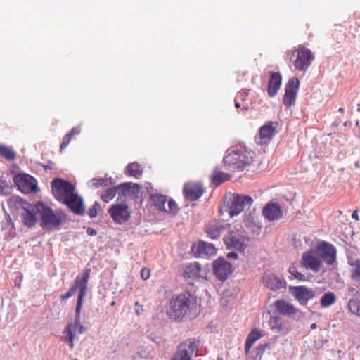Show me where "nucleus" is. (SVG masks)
I'll return each instance as SVG.
<instances>
[{
    "mask_svg": "<svg viewBox=\"0 0 360 360\" xmlns=\"http://www.w3.org/2000/svg\"><path fill=\"white\" fill-rule=\"evenodd\" d=\"M0 155L9 160H13L16 158V153L13 150L4 145L0 146Z\"/></svg>",
    "mask_w": 360,
    "mask_h": 360,
    "instance_id": "obj_37",
    "label": "nucleus"
},
{
    "mask_svg": "<svg viewBox=\"0 0 360 360\" xmlns=\"http://www.w3.org/2000/svg\"><path fill=\"white\" fill-rule=\"evenodd\" d=\"M8 187V184L0 178V193H3L4 190Z\"/></svg>",
    "mask_w": 360,
    "mask_h": 360,
    "instance_id": "obj_46",
    "label": "nucleus"
},
{
    "mask_svg": "<svg viewBox=\"0 0 360 360\" xmlns=\"http://www.w3.org/2000/svg\"><path fill=\"white\" fill-rule=\"evenodd\" d=\"M299 86L300 81L297 77H292L289 79L285 85V94L283 98V103L285 106L289 108L295 104Z\"/></svg>",
    "mask_w": 360,
    "mask_h": 360,
    "instance_id": "obj_14",
    "label": "nucleus"
},
{
    "mask_svg": "<svg viewBox=\"0 0 360 360\" xmlns=\"http://www.w3.org/2000/svg\"><path fill=\"white\" fill-rule=\"evenodd\" d=\"M108 213L113 221L119 224L128 221L130 218L129 207L125 203H118L111 205L108 210Z\"/></svg>",
    "mask_w": 360,
    "mask_h": 360,
    "instance_id": "obj_15",
    "label": "nucleus"
},
{
    "mask_svg": "<svg viewBox=\"0 0 360 360\" xmlns=\"http://www.w3.org/2000/svg\"><path fill=\"white\" fill-rule=\"evenodd\" d=\"M100 210V205L96 202L92 207L89 210L88 214L91 218H94L97 216L98 212Z\"/></svg>",
    "mask_w": 360,
    "mask_h": 360,
    "instance_id": "obj_43",
    "label": "nucleus"
},
{
    "mask_svg": "<svg viewBox=\"0 0 360 360\" xmlns=\"http://www.w3.org/2000/svg\"><path fill=\"white\" fill-rule=\"evenodd\" d=\"M288 271L295 278L300 281H306V276L302 273L299 272L296 267H290Z\"/></svg>",
    "mask_w": 360,
    "mask_h": 360,
    "instance_id": "obj_42",
    "label": "nucleus"
},
{
    "mask_svg": "<svg viewBox=\"0 0 360 360\" xmlns=\"http://www.w3.org/2000/svg\"><path fill=\"white\" fill-rule=\"evenodd\" d=\"M230 178V174L218 169H215L212 175V183L217 186L229 180Z\"/></svg>",
    "mask_w": 360,
    "mask_h": 360,
    "instance_id": "obj_33",
    "label": "nucleus"
},
{
    "mask_svg": "<svg viewBox=\"0 0 360 360\" xmlns=\"http://www.w3.org/2000/svg\"><path fill=\"white\" fill-rule=\"evenodd\" d=\"M254 158L253 150L243 145H236L227 150L224 163L234 171H243L253 162Z\"/></svg>",
    "mask_w": 360,
    "mask_h": 360,
    "instance_id": "obj_3",
    "label": "nucleus"
},
{
    "mask_svg": "<svg viewBox=\"0 0 360 360\" xmlns=\"http://www.w3.org/2000/svg\"><path fill=\"white\" fill-rule=\"evenodd\" d=\"M311 328H313V329L316 328V323H312V324L311 325Z\"/></svg>",
    "mask_w": 360,
    "mask_h": 360,
    "instance_id": "obj_54",
    "label": "nucleus"
},
{
    "mask_svg": "<svg viewBox=\"0 0 360 360\" xmlns=\"http://www.w3.org/2000/svg\"><path fill=\"white\" fill-rule=\"evenodd\" d=\"M87 233L90 236H95L96 234V231L92 228H88Z\"/></svg>",
    "mask_w": 360,
    "mask_h": 360,
    "instance_id": "obj_48",
    "label": "nucleus"
},
{
    "mask_svg": "<svg viewBox=\"0 0 360 360\" xmlns=\"http://www.w3.org/2000/svg\"><path fill=\"white\" fill-rule=\"evenodd\" d=\"M207 235L212 239H216L221 235V228L217 224H209L206 226Z\"/></svg>",
    "mask_w": 360,
    "mask_h": 360,
    "instance_id": "obj_38",
    "label": "nucleus"
},
{
    "mask_svg": "<svg viewBox=\"0 0 360 360\" xmlns=\"http://www.w3.org/2000/svg\"><path fill=\"white\" fill-rule=\"evenodd\" d=\"M263 284L269 289L276 291L285 287V280L273 274H266L262 276Z\"/></svg>",
    "mask_w": 360,
    "mask_h": 360,
    "instance_id": "obj_24",
    "label": "nucleus"
},
{
    "mask_svg": "<svg viewBox=\"0 0 360 360\" xmlns=\"http://www.w3.org/2000/svg\"><path fill=\"white\" fill-rule=\"evenodd\" d=\"M264 216L269 221H274L281 218L283 211L276 202L268 203L262 210Z\"/></svg>",
    "mask_w": 360,
    "mask_h": 360,
    "instance_id": "obj_27",
    "label": "nucleus"
},
{
    "mask_svg": "<svg viewBox=\"0 0 360 360\" xmlns=\"http://www.w3.org/2000/svg\"><path fill=\"white\" fill-rule=\"evenodd\" d=\"M111 178H94L91 180L92 186L98 188L100 186H108L112 184Z\"/></svg>",
    "mask_w": 360,
    "mask_h": 360,
    "instance_id": "obj_39",
    "label": "nucleus"
},
{
    "mask_svg": "<svg viewBox=\"0 0 360 360\" xmlns=\"http://www.w3.org/2000/svg\"><path fill=\"white\" fill-rule=\"evenodd\" d=\"M67 219V215L60 209L52 210L46 207V223L47 228H59L60 225Z\"/></svg>",
    "mask_w": 360,
    "mask_h": 360,
    "instance_id": "obj_17",
    "label": "nucleus"
},
{
    "mask_svg": "<svg viewBox=\"0 0 360 360\" xmlns=\"http://www.w3.org/2000/svg\"><path fill=\"white\" fill-rule=\"evenodd\" d=\"M192 252L197 257H210L216 254L217 249L211 243L200 241L193 245Z\"/></svg>",
    "mask_w": 360,
    "mask_h": 360,
    "instance_id": "obj_21",
    "label": "nucleus"
},
{
    "mask_svg": "<svg viewBox=\"0 0 360 360\" xmlns=\"http://www.w3.org/2000/svg\"><path fill=\"white\" fill-rule=\"evenodd\" d=\"M197 298L189 292L173 296L166 305V314L172 321L193 319L197 314Z\"/></svg>",
    "mask_w": 360,
    "mask_h": 360,
    "instance_id": "obj_1",
    "label": "nucleus"
},
{
    "mask_svg": "<svg viewBox=\"0 0 360 360\" xmlns=\"http://www.w3.org/2000/svg\"><path fill=\"white\" fill-rule=\"evenodd\" d=\"M217 360H222V359H218Z\"/></svg>",
    "mask_w": 360,
    "mask_h": 360,
    "instance_id": "obj_57",
    "label": "nucleus"
},
{
    "mask_svg": "<svg viewBox=\"0 0 360 360\" xmlns=\"http://www.w3.org/2000/svg\"><path fill=\"white\" fill-rule=\"evenodd\" d=\"M91 269L86 268L82 274L77 275L72 286L65 295H61L62 300H66L72 297L77 290H79L77 297L76 314L79 316L82 307V302L86 295L88 282L90 277Z\"/></svg>",
    "mask_w": 360,
    "mask_h": 360,
    "instance_id": "obj_4",
    "label": "nucleus"
},
{
    "mask_svg": "<svg viewBox=\"0 0 360 360\" xmlns=\"http://www.w3.org/2000/svg\"><path fill=\"white\" fill-rule=\"evenodd\" d=\"M348 293L352 297L347 302L348 309L351 313L360 317V292L353 287H349Z\"/></svg>",
    "mask_w": 360,
    "mask_h": 360,
    "instance_id": "obj_25",
    "label": "nucleus"
},
{
    "mask_svg": "<svg viewBox=\"0 0 360 360\" xmlns=\"http://www.w3.org/2000/svg\"><path fill=\"white\" fill-rule=\"evenodd\" d=\"M274 306L276 311L282 315L290 316L298 312V309L294 305L283 299L276 300L274 303Z\"/></svg>",
    "mask_w": 360,
    "mask_h": 360,
    "instance_id": "obj_26",
    "label": "nucleus"
},
{
    "mask_svg": "<svg viewBox=\"0 0 360 360\" xmlns=\"http://www.w3.org/2000/svg\"><path fill=\"white\" fill-rule=\"evenodd\" d=\"M352 217L355 220L358 221L359 219V214L357 210H355L352 214Z\"/></svg>",
    "mask_w": 360,
    "mask_h": 360,
    "instance_id": "obj_49",
    "label": "nucleus"
},
{
    "mask_svg": "<svg viewBox=\"0 0 360 360\" xmlns=\"http://www.w3.org/2000/svg\"><path fill=\"white\" fill-rule=\"evenodd\" d=\"M142 174L143 170L141 165L136 162L129 164L126 167V174L129 176L139 179L141 176Z\"/></svg>",
    "mask_w": 360,
    "mask_h": 360,
    "instance_id": "obj_32",
    "label": "nucleus"
},
{
    "mask_svg": "<svg viewBox=\"0 0 360 360\" xmlns=\"http://www.w3.org/2000/svg\"><path fill=\"white\" fill-rule=\"evenodd\" d=\"M263 336L261 331H259L257 328L252 329L250 333L248 334L245 344V352L248 354L254 343L260 339Z\"/></svg>",
    "mask_w": 360,
    "mask_h": 360,
    "instance_id": "obj_29",
    "label": "nucleus"
},
{
    "mask_svg": "<svg viewBox=\"0 0 360 360\" xmlns=\"http://www.w3.org/2000/svg\"><path fill=\"white\" fill-rule=\"evenodd\" d=\"M253 202L252 198L249 195H233L229 206V213L231 217L238 215L247 207H250Z\"/></svg>",
    "mask_w": 360,
    "mask_h": 360,
    "instance_id": "obj_13",
    "label": "nucleus"
},
{
    "mask_svg": "<svg viewBox=\"0 0 360 360\" xmlns=\"http://www.w3.org/2000/svg\"><path fill=\"white\" fill-rule=\"evenodd\" d=\"M338 111H339L340 112H342H342H344V111H345V110H344V108H340L338 109Z\"/></svg>",
    "mask_w": 360,
    "mask_h": 360,
    "instance_id": "obj_55",
    "label": "nucleus"
},
{
    "mask_svg": "<svg viewBox=\"0 0 360 360\" xmlns=\"http://www.w3.org/2000/svg\"><path fill=\"white\" fill-rule=\"evenodd\" d=\"M277 122H268L260 127L259 134L255 136V142L259 145L269 143L276 133Z\"/></svg>",
    "mask_w": 360,
    "mask_h": 360,
    "instance_id": "obj_16",
    "label": "nucleus"
},
{
    "mask_svg": "<svg viewBox=\"0 0 360 360\" xmlns=\"http://www.w3.org/2000/svg\"><path fill=\"white\" fill-rule=\"evenodd\" d=\"M269 347V343L260 344L257 347V354L262 355L266 349Z\"/></svg>",
    "mask_w": 360,
    "mask_h": 360,
    "instance_id": "obj_45",
    "label": "nucleus"
},
{
    "mask_svg": "<svg viewBox=\"0 0 360 360\" xmlns=\"http://www.w3.org/2000/svg\"><path fill=\"white\" fill-rule=\"evenodd\" d=\"M203 188L198 183L190 182L184 186V195L186 198L194 201L200 198L203 194Z\"/></svg>",
    "mask_w": 360,
    "mask_h": 360,
    "instance_id": "obj_23",
    "label": "nucleus"
},
{
    "mask_svg": "<svg viewBox=\"0 0 360 360\" xmlns=\"http://www.w3.org/2000/svg\"><path fill=\"white\" fill-rule=\"evenodd\" d=\"M243 109H244L245 110H248V108H245V107H244V108H243Z\"/></svg>",
    "mask_w": 360,
    "mask_h": 360,
    "instance_id": "obj_56",
    "label": "nucleus"
},
{
    "mask_svg": "<svg viewBox=\"0 0 360 360\" xmlns=\"http://www.w3.org/2000/svg\"><path fill=\"white\" fill-rule=\"evenodd\" d=\"M213 271L219 280L225 281L231 274V265L224 258H219L213 263Z\"/></svg>",
    "mask_w": 360,
    "mask_h": 360,
    "instance_id": "obj_20",
    "label": "nucleus"
},
{
    "mask_svg": "<svg viewBox=\"0 0 360 360\" xmlns=\"http://www.w3.org/2000/svg\"><path fill=\"white\" fill-rule=\"evenodd\" d=\"M13 182L18 189L25 193H36L38 192L37 180L31 175L20 173L13 176Z\"/></svg>",
    "mask_w": 360,
    "mask_h": 360,
    "instance_id": "obj_8",
    "label": "nucleus"
},
{
    "mask_svg": "<svg viewBox=\"0 0 360 360\" xmlns=\"http://www.w3.org/2000/svg\"><path fill=\"white\" fill-rule=\"evenodd\" d=\"M75 360H77V359H75Z\"/></svg>",
    "mask_w": 360,
    "mask_h": 360,
    "instance_id": "obj_59",
    "label": "nucleus"
},
{
    "mask_svg": "<svg viewBox=\"0 0 360 360\" xmlns=\"http://www.w3.org/2000/svg\"><path fill=\"white\" fill-rule=\"evenodd\" d=\"M336 300V297L333 292H327L324 294L321 299V304L322 307H326L333 304Z\"/></svg>",
    "mask_w": 360,
    "mask_h": 360,
    "instance_id": "obj_40",
    "label": "nucleus"
},
{
    "mask_svg": "<svg viewBox=\"0 0 360 360\" xmlns=\"http://www.w3.org/2000/svg\"><path fill=\"white\" fill-rule=\"evenodd\" d=\"M352 266V278L354 281L360 283V259L356 260Z\"/></svg>",
    "mask_w": 360,
    "mask_h": 360,
    "instance_id": "obj_41",
    "label": "nucleus"
},
{
    "mask_svg": "<svg viewBox=\"0 0 360 360\" xmlns=\"http://www.w3.org/2000/svg\"><path fill=\"white\" fill-rule=\"evenodd\" d=\"M302 264L307 269L312 270L314 272H319L323 266L321 260L316 255L315 251L312 250L303 253Z\"/></svg>",
    "mask_w": 360,
    "mask_h": 360,
    "instance_id": "obj_19",
    "label": "nucleus"
},
{
    "mask_svg": "<svg viewBox=\"0 0 360 360\" xmlns=\"http://www.w3.org/2000/svg\"><path fill=\"white\" fill-rule=\"evenodd\" d=\"M248 94L246 92H240L237 95V98L243 99V96H247Z\"/></svg>",
    "mask_w": 360,
    "mask_h": 360,
    "instance_id": "obj_50",
    "label": "nucleus"
},
{
    "mask_svg": "<svg viewBox=\"0 0 360 360\" xmlns=\"http://www.w3.org/2000/svg\"><path fill=\"white\" fill-rule=\"evenodd\" d=\"M289 290L301 305H306L315 297V292L305 286H290Z\"/></svg>",
    "mask_w": 360,
    "mask_h": 360,
    "instance_id": "obj_18",
    "label": "nucleus"
},
{
    "mask_svg": "<svg viewBox=\"0 0 360 360\" xmlns=\"http://www.w3.org/2000/svg\"><path fill=\"white\" fill-rule=\"evenodd\" d=\"M81 131V128L79 126L75 127L72 129V130L67 134L63 139V142L60 144V150H63L67 147V146L69 144L70 139L72 136L75 135L79 134Z\"/></svg>",
    "mask_w": 360,
    "mask_h": 360,
    "instance_id": "obj_36",
    "label": "nucleus"
},
{
    "mask_svg": "<svg viewBox=\"0 0 360 360\" xmlns=\"http://www.w3.org/2000/svg\"><path fill=\"white\" fill-rule=\"evenodd\" d=\"M198 342L192 339L186 340L181 342L172 360H191V357L197 350Z\"/></svg>",
    "mask_w": 360,
    "mask_h": 360,
    "instance_id": "obj_12",
    "label": "nucleus"
},
{
    "mask_svg": "<svg viewBox=\"0 0 360 360\" xmlns=\"http://www.w3.org/2000/svg\"><path fill=\"white\" fill-rule=\"evenodd\" d=\"M8 204L10 207H14L16 209L22 207L23 210L27 207L30 205L26 201H25L22 198L17 195L11 196L8 199Z\"/></svg>",
    "mask_w": 360,
    "mask_h": 360,
    "instance_id": "obj_34",
    "label": "nucleus"
},
{
    "mask_svg": "<svg viewBox=\"0 0 360 360\" xmlns=\"http://www.w3.org/2000/svg\"><path fill=\"white\" fill-rule=\"evenodd\" d=\"M227 257H229V258H231V257L236 258L237 257V254L235 253V252H229V253L227 254Z\"/></svg>",
    "mask_w": 360,
    "mask_h": 360,
    "instance_id": "obj_51",
    "label": "nucleus"
},
{
    "mask_svg": "<svg viewBox=\"0 0 360 360\" xmlns=\"http://www.w3.org/2000/svg\"><path fill=\"white\" fill-rule=\"evenodd\" d=\"M51 187L52 194L58 201L66 205L76 214H84L83 199L77 193L76 188L71 182L56 178L52 181Z\"/></svg>",
    "mask_w": 360,
    "mask_h": 360,
    "instance_id": "obj_2",
    "label": "nucleus"
},
{
    "mask_svg": "<svg viewBox=\"0 0 360 360\" xmlns=\"http://www.w3.org/2000/svg\"><path fill=\"white\" fill-rule=\"evenodd\" d=\"M151 200L159 210L171 214L177 213L178 206L176 202L172 199L167 201L166 195L154 194L151 195Z\"/></svg>",
    "mask_w": 360,
    "mask_h": 360,
    "instance_id": "obj_11",
    "label": "nucleus"
},
{
    "mask_svg": "<svg viewBox=\"0 0 360 360\" xmlns=\"http://www.w3.org/2000/svg\"><path fill=\"white\" fill-rule=\"evenodd\" d=\"M121 186H127V184H120L118 186L107 188L101 195V199L105 202H108L115 197L118 191H122Z\"/></svg>",
    "mask_w": 360,
    "mask_h": 360,
    "instance_id": "obj_31",
    "label": "nucleus"
},
{
    "mask_svg": "<svg viewBox=\"0 0 360 360\" xmlns=\"http://www.w3.org/2000/svg\"><path fill=\"white\" fill-rule=\"evenodd\" d=\"M282 77L280 72H274L271 75L267 92L270 97L274 96L279 90L281 84Z\"/></svg>",
    "mask_w": 360,
    "mask_h": 360,
    "instance_id": "obj_28",
    "label": "nucleus"
},
{
    "mask_svg": "<svg viewBox=\"0 0 360 360\" xmlns=\"http://www.w3.org/2000/svg\"><path fill=\"white\" fill-rule=\"evenodd\" d=\"M315 253L327 265H333L336 262L337 250L335 247L326 241L318 243Z\"/></svg>",
    "mask_w": 360,
    "mask_h": 360,
    "instance_id": "obj_9",
    "label": "nucleus"
},
{
    "mask_svg": "<svg viewBox=\"0 0 360 360\" xmlns=\"http://www.w3.org/2000/svg\"><path fill=\"white\" fill-rule=\"evenodd\" d=\"M217 360H222V359H218Z\"/></svg>",
    "mask_w": 360,
    "mask_h": 360,
    "instance_id": "obj_58",
    "label": "nucleus"
},
{
    "mask_svg": "<svg viewBox=\"0 0 360 360\" xmlns=\"http://www.w3.org/2000/svg\"><path fill=\"white\" fill-rule=\"evenodd\" d=\"M23 221L28 227L33 226L38 217L41 219V226H45V205L43 202H38L34 205L29 206L24 210Z\"/></svg>",
    "mask_w": 360,
    "mask_h": 360,
    "instance_id": "obj_7",
    "label": "nucleus"
},
{
    "mask_svg": "<svg viewBox=\"0 0 360 360\" xmlns=\"http://www.w3.org/2000/svg\"><path fill=\"white\" fill-rule=\"evenodd\" d=\"M269 325L270 328L276 333L281 332L284 328L282 319L277 316H274L270 318Z\"/></svg>",
    "mask_w": 360,
    "mask_h": 360,
    "instance_id": "obj_35",
    "label": "nucleus"
},
{
    "mask_svg": "<svg viewBox=\"0 0 360 360\" xmlns=\"http://www.w3.org/2000/svg\"><path fill=\"white\" fill-rule=\"evenodd\" d=\"M122 184H127V186H121L123 195H127L133 198L138 197L141 188L138 184L127 182Z\"/></svg>",
    "mask_w": 360,
    "mask_h": 360,
    "instance_id": "obj_30",
    "label": "nucleus"
},
{
    "mask_svg": "<svg viewBox=\"0 0 360 360\" xmlns=\"http://www.w3.org/2000/svg\"><path fill=\"white\" fill-rule=\"evenodd\" d=\"M52 165L53 163L51 162H49L48 163H46V169H52L53 168Z\"/></svg>",
    "mask_w": 360,
    "mask_h": 360,
    "instance_id": "obj_52",
    "label": "nucleus"
},
{
    "mask_svg": "<svg viewBox=\"0 0 360 360\" xmlns=\"http://www.w3.org/2000/svg\"><path fill=\"white\" fill-rule=\"evenodd\" d=\"M235 106H236V108H239L240 107V104L237 101V99H236V101H235Z\"/></svg>",
    "mask_w": 360,
    "mask_h": 360,
    "instance_id": "obj_53",
    "label": "nucleus"
},
{
    "mask_svg": "<svg viewBox=\"0 0 360 360\" xmlns=\"http://www.w3.org/2000/svg\"><path fill=\"white\" fill-rule=\"evenodd\" d=\"M135 307H136V308H135V311H136V313L138 315H139V314H142V313H143V306H142V305H141V304H139V302H138V301H136V302H135Z\"/></svg>",
    "mask_w": 360,
    "mask_h": 360,
    "instance_id": "obj_47",
    "label": "nucleus"
},
{
    "mask_svg": "<svg viewBox=\"0 0 360 360\" xmlns=\"http://www.w3.org/2000/svg\"><path fill=\"white\" fill-rule=\"evenodd\" d=\"M248 238L242 229L230 228L224 238V242L228 249L243 251L247 246Z\"/></svg>",
    "mask_w": 360,
    "mask_h": 360,
    "instance_id": "obj_6",
    "label": "nucleus"
},
{
    "mask_svg": "<svg viewBox=\"0 0 360 360\" xmlns=\"http://www.w3.org/2000/svg\"><path fill=\"white\" fill-rule=\"evenodd\" d=\"M208 269L202 266L198 262L190 263L184 268L183 276L186 281L192 283L199 279H206Z\"/></svg>",
    "mask_w": 360,
    "mask_h": 360,
    "instance_id": "obj_10",
    "label": "nucleus"
},
{
    "mask_svg": "<svg viewBox=\"0 0 360 360\" xmlns=\"http://www.w3.org/2000/svg\"><path fill=\"white\" fill-rule=\"evenodd\" d=\"M290 60L292 61L296 70L305 72L311 65L314 56L310 49L300 45L294 50L289 51Z\"/></svg>",
    "mask_w": 360,
    "mask_h": 360,
    "instance_id": "obj_5",
    "label": "nucleus"
},
{
    "mask_svg": "<svg viewBox=\"0 0 360 360\" xmlns=\"http://www.w3.org/2000/svg\"><path fill=\"white\" fill-rule=\"evenodd\" d=\"M77 331L81 334L85 331V328L77 321L74 323L69 324L64 330L63 340L69 345L70 348L73 347V340Z\"/></svg>",
    "mask_w": 360,
    "mask_h": 360,
    "instance_id": "obj_22",
    "label": "nucleus"
},
{
    "mask_svg": "<svg viewBox=\"0 0 360 360\" xmlns=\"http://www.w3.org/2000/svg\"><path fill=\"white\" fill-rule=\"evenodd\" d=\"M150 275V271L148 268L144 267L141 271V276L143 280H147L149 278Z\"/></svg>",
    "mask_w": 360,
    "mask_h": 360,
    "instance_id": "obj_44",
    "label": "nucleus"
}]
</instances>
